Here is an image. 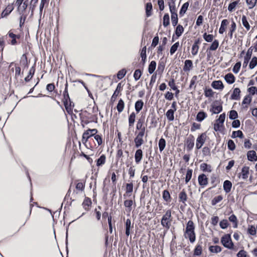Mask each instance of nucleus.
Masks as SVG:
<instances>
[{
  "instance_id": "nucleus-4",
  "label": "nucleus",
  "mask_w": 257,
  "mask_h": 257,
  "mask_svg": "<svg viewBox=\"0 0 257 257\" xmlns=\"http://www.w3.org/2000/svg\"><path fill=\"white\" fill-rule=\"evenodd\" d=\"M206 139L205 133H202L197 138L196 147L197 149H200L204 144Z\"/></svg>"
},
{
  "instance_id": "nucleus-25",
  "label": "nucleus",
  "mask_w": 257,
  "mask_h": 257,
  "mask_svg": "<svg viewBox=\"0 0 257 257\" xmlns=\"http://www.w3.org/2000/svg\"><path fill=\"white\" fill-rule=\"evenodd\" d=\"M144 106V102L142 100H139L136 101L135 105L136 111L138 113L143 108Z\"/></svg>"
},
{
  "instance_id": "nucleus-23",
  "label": "nucleus",
  "mask_w": 257,
  "mask_h": 257,
  "mask_svg": "<svg viewBox=\"0 0 257 257\" xmlns=\"http://www.w3.org/2000/svg\"><path fill=\"white\" fill-rule=\"evenodd\" d=\"M224 79L226 82L229 84H232L235 81V77L234 75L231 73L227 74L225 77Z\"/></svg>"
},
{
  "instance_id": "nucleus-39",
  "label": "nucleus",
  "mask_w": 257,
  "mask_h": 257,
  "mask_svg": "<svg viewBox=\"0 0 257 257\" xmlns=\"http://www.w3.org/2000/svg\"><path fill=\"white\" fill-rule=\"evenodd\" d=\"M166 147V141L164 139L161 138L159 142V148L160 151L162 152Z\"/></svg>"
},
{
  "instance_id": "nucleus-48",
  "label": "nucleus",
  "mask_w": 257,
  "mask_h": 257,
  "mask_svg": "<svg viewBox=\"0 0 257 257\" xmlns=\"http://www.w3.org/2000/svg\"><path fill=\"white\" fill-rule=\"evenodd\" d=\"M229 220L230 222H232L233 223V227L236 228L237 226V220L236 217L234 215L232 214L229 217Z\"/></svg>"
},
{
  "instance_id": "nucleus-56",
  "label": "nucleus",
  "mask_w": 257,
  "mask_h": 257,
  "mask_svg": "<svg viewBox=\"0 0 257 257\" xmlns=\"http://www.w3.org/2000/svg\"><path fill=\"white\" fill-rule=\"evenodd\" d=\"M136 128L137 130H140V131H142L144 129V133H145V127L143 126V121L139 119L137 122Z\"/></svg>"
},
{
  "instance_id": "nucleus-13",
  "label": "nucleus",
  "mask_w": 257,
  "mask_h": 257,
  "mask_svg": "<svg viewBox=\"0 0 257 257\" xmlns=\"http://www.w3.org/2000/svg\"><path fill=\"white\" fill-rule=\"evenodd\" d=\"M211 86L216 89L222 90L224 88L223 84L220 80L213 81Z\"/></svg>"
},
{
  "instance_id": "nucleus-37",
  "label": "nucleus",
  "mask_w": 257,
  "mask_h": 257,
  "mask_svg": "<svg viewBox=\"0 0 257 257\" xmlns=\"http://www.w3.org/2000/svg\"><path fill=\"white\" fill-rule=\"evenodd\" d=\"M246 4L249 9H253L257 3V0H246Z\"/></svg>"
},
{
  "instance_id": "nucleus-53",
  "label": "nucleus",
  "mask_w": 257,
  "mask_h": 257,
  "mask_svg": "<svg viewBox=\"0 0 257 257\" xmlns=\"http://www.w3.org/2000/svg\"><path fill=\"white\" fill-rule=\"evenodd\" d=\"M179 46V43L176 42L175 43L170 49V54L171 55H173L177 50L178 47Z\"/></svg>"
},
{
  "instance_id": "nucleus-46",
  "label": "nucleus",
  "mask_w": 257,
  "mask_h": 257,
  "mask_svg": "<svg viewBox=\"0 0 257 257\" xmlns=\"http://www.w3.org/2000/svg\"><path fill=\"white\" fill-rule=\"evenodd\" d=\"M202 247L200 244L196 245L194 252V254L195 255H200L202 253Z\"/></svg>"
},
{
  "instance_id": "nucleus-40",
  "label": "nucleus",
  "mask_w": 257,
  "mask_h": 257,
  "mask_svg": "<svg viewBox=\"0 0 257 257\" xmlns=\"http://www.w3.org/2000/svg\"><path fill=\"white\" fill-rule=\"evenodd\" d=\"M189 5V4L188 2H186L183 5L179 13L181 16H183L186 13V11L188 9Z\"/></svg>"
},
{
  "instance_id": "nucleus-27",
  "label": "nucleus",
  "mask_w": 257,
  "mask_h": 257,
  "mask_svg": "<svg viewBox=\"0 0 257 257\" xmlns=\"http://www.w3.org/2000/svg\"><path fill=\"white\" fill-rule=\"evenodd\" d=\"M125 234L127 236L130 234V229L133 228L131 226V220L130 219H127L125 221Z\"/></svg>"
},
{
  "instance_id": "nucleus-17",
  "label": "nucleus",
  "mask_w": 257,
  "mask_h": 257,
  "mask_svg": "<svg viewBox=\"0 0 257 257\" xmlns=\"http://www.w3.org/2000/svg\"><path fill=\"white\" fill-rule=\"evenodd\" d=\"M187 194L186 193L185 190L184 189H183V190L179 194V200L180 202H181L185 204V202L187 201Z\"/></svg>"
},
{
  "instance_id": "nucleus-9",
  "label": "nucleus",
  "mask_w": 257,
  "mask_h": 257,
  "mask_svg": "<svg viewBox=\"0 0 257 257\" xmlns=\"http://www.w3.org/2000/svg\"><path fill=\"white\" fill-rule=\"evenodd\" d=\"M185 238H188L191 243H194L196 240V235L194 231L184 232Z\"/></svg>"
},
{
  "instance_id": "nucleus-6",
  "label": "nucleus",
  "mask_w": 257,
  "mask_h": 257,
  "mask_svg": "<svg viewBox=\"0 0 257 257\" xmlns=\"http://www.w3.org/2000/svg\"><path fill=\"white\" fill-rule=\"evenodd\" d=\"M198 180L199 185L202 187L206 186L208 183V179L204 174H202L199 175Z\"/></svg>"
},
{
  "instance_id": "nucleus-35",
  "label": "nucleus",
  "mask_w": 257,
  "mask_h": 257,
  "mask_svg": "<svg viewBox=\"0 0 257 257\" xmlns=\"http://www.w3.org/2000/svg\"><path fill=\"white\" fill-rule=\"evenodd\" d=\"M156 67V62L155 61H152L149 65L148 71L150 74H152Z\"/></svg>"
},
{
  "instance_id": "nucleus-19",
  "label": "nucleus",
  "mask_w": 257,
  "mask_h": 257,
  "mask_svg": "<svg viewBox=\"0 0 257 257\" xmlns=\"http://www.w3.org/2000/svg\"><path fill=\"white\" fill-rule=\"evenodd\" d=\"M122 89V86L121 85V83H119L116 87V88L113 93L112 96H111L112 100H115L116 97L118 95L119 92L121 91Z\"/></svg>"
},
{
  "instance_id": "nucleus-32",
  "label": "nucleus",
  "mask_w": 257,
  "mask_h": 257,
  "mask_svg": "<svg viewBox=\"0 0 257 257\" xmlns=\"http://www.w3.org/2000/svg\"><path fill=\"white\" fill-rule=\"evenodd\" d=\"M8 35L12 39V40L11 42V44L13 45H15L17 44V42L16 41V38H19L20 37L18 35L14 34V33H13L12 32H9L8 33Z\"/></svg>"
},
{
  "instance_id": "nucleus-30",
  "label": "nucleus",
  "mask_w": 257,
  "mask_h": 257,
  "mask_svg": "<svg viewBox=\"0 0 257 257\" xmlns=\"http://www.w3.org/2000/svg\"><path fill=\"white\" fill-rule=\"evenodd\" d=\"M206 117L207 114L204 111H200L197 114L196 120L199 122H201Z\"/></svg>"
},
{
  "instance_id": "nucleus-16",
  "label": "nucleus",
  "mask_w": 257,
  "mask_h": 257,
  "mask_svg": "<svg viewBox=\"0 0 257 257\" xmlns=\"http://www.w3.org/2000/svg\"><path fill=\"white\" fill-rule=\"evenodd\" d=\"M143 158V152L141 149L136 151L135 155V161L137 164H139L142 160Z\"/></svg>"
},
{
  "instance_id": "nucleus-15",
  "label": "nucleus",
  "mask_w": 257,
  "mask_h": 257,
  "mask_svg": "<svg viewBox=\"0 0 257 257\" xmlns=\"http://www.w3.org/2000/svg\"><path fill=\"white\" fill-rule=\"evenodd\" d=\"M193 67V62L190 60H186L184 63L183 70L185 72L190 71Z\"/></svg>"
},
{
  "instance_id": "nucleus-33",
  "label": "nucleus",
  "mask_w": 257,
  "mask_h": 257,
  "mask_svg": "<svg viewBox=\"0 0 257 257\" xmlns=\"http://www.w3.org/2000/svg\"><path fill=\"white\" fill-rule=\"evenodd\" d=\"M209 250L213 253H218L221 251V248L218 245H211L209 247Z\"/></svg>"
},
{
  "instance_id": "nucleus-50",
  "label": "nucleus",
  "mask_w": 257,
  "mask_h": 257,
  "mask_svg": "<svg viewBox=\"0 0 257 257\" xmlns=\"http://www.w3.org/2000/svg\"><path fill=\"white\" fill-rule=\"evenodd\" d=\"M257 65V57H253L250 62L249 67L250 69L254 68Z\"/></svg>"
},
{
  "instance_id": "nucleus-28",
  "label": "nucleus",
  "mask_w": 257,
  "mask_h": 257,
  "mask_svg": "<svg viewBox=\"0 0 257 257\" xmlns=\"http://www.w3.org/2000/svg\"><path fill=\"white\" fill-rule=\"evenodd\" d=\"M219 45V41L217 40H214L208 50L209 51H215L218 48Z\"/></svg>"
},
{
  "instance_id": "nucleus-21",
  "label": "nucleus",
  "mask_w": 257,
  "mask_h": 257,
  "mask_svg": "<svg viewBox=\"0 0 257 257\" xmlns=\"http://www.w3.org/2000/svg\"><path fill=\"white\" fill-rule=\"evenodd\" d=\"M133 204V201L132 200H126L124 202V205L126 207V211L130 212L132 210V205Z\"/></svg>"
},
{
  "instance_id": "nucleus-59",
  "label": "nucleus",
  "mask_w": 257,
  "mask_h": 257,
  "mask_svg": "<svg viewBox=\"0 0 257 257\" xmlns=\"http://www.w3.org/2000/svg\"><path fill=\"white\" fill-rule=\"evenodd\" d=\"M126 71L124 69L119 70L118 72L117 75V77L118 79H122L125 76V75L126 74Z\"/></svg>"
},
{
  "instance_id": "nucleus-18",
  "label": "nucleus",
  "mask_w": 257,
  "mask_h": 257,
  "mask_svg": "<svg viewBox=\"0 0 257 257\" xmlns=\"http://www.w3.org/2000/svg\"><path fill=\"white\" fill-rule=\"evenodd\" d=\"M240 90L238 88H235L231 96V99L232 100H238L240 98Z\"/></svg>"
},
{
  "instance_id": "nucleus-62",
  "label": "nucleus",
  "mask_w": 257,
  "mask_h": 257,
  "mask_svg": "<svg viewBox=\"0 0 257 257\" xmlns=\"http://www.w3.org/2000/svg\"><path fill=\"white\" fill-rule=\"evenodd\" d=\"M225 119V114L224 113L221 114L219 118L216 120V121L222 124Z\"/></svg>"
},
{
  "instance_id": "nucleus-60",
  "label": "nucleus",
  "mask_w": 257,
  "mask_h": 257,
  "mask_svg": "<svg viewBox=\"0 0 257 257\" xmlns=\"http://www.w3.org/2000/svg\"><path fill=\"white\" fill-rule=\"evenodd\" d=\"M170 194L169 193V192L167 190H165L163 191V199L166 201H168V200H170Z\"/></svg>"
},
{
  "instance_id": "nucleus-38",
  "label": "nucleus",
  "mask_w": 257,
  "mask_h": 257,
  "mask_svg": "<svg viewBox=\"0 0 257 257\" xmlns=\"http://www.w3.org/2000/svg\"><path fill=\"white\" fill-rule=\"evenodd\" d=\"M203 37L204 39L207 42H211L213 40L214 36L212 34H207L206 33H205L203 35Z\"/></svg>"
},
{
  "instance_id": "nucleus-55",
  "label": "nucleus",
  "mask_w": 257,
  "mask_h": 257,
  "mask_svg": "<svg viewBox=\"0 0 257 257\" xmlns=\"http://www.w3.org/2000/svg\"><path fill=\"white\" fill-rule=\"evenodd\" d=\"M199 47L198 45H196V44H193L192 47V54L194 56L196 55L198 52Z\"/></svg>"
},
{
  "instance_id": "nucleus-31",
  "label": "nucleus",
  "mask_w": 257,
  "mask_h": 257,
  "mask_svg": "<svg viewBox=\"0 0 257 257\" xmlns=\"http://www.w3.org/2000/svg\"><path fill=\"white\" fill-rule=\"evenodd\" d=\"M174 110L172 109H170L167 111L166 115L169 121H173L174 119Z\"/></svg>"
},
{
  "instance_id": "nucleus-11",
  "label": "nucleus",
  "mask_w": 257,
  "mask_h": 257,
  "mask_svg": "<svg viewBox=\"0 0 257 257\" xmlns=\"http://www.w3.org/2000/svg\"><path fill=\"white\" fill-rule=\"evenodd\" d=\"M14 6L13 4H9L7 8L3 11L2 13V17H6L8 16L14 10Z\"/></svg>"
},
{
  "instance_id": "nucleus-57",
  "label": "nucleus",
  "mask_w": 257,
  "mask_h": 257,
  "mask_svg": "<svg viewBox=\"0 0 257 257\" xmlns=\"http://www.w3.org/2000/svg\"><path fill=\"white\" fill-rule=\"evenodd\" d=\"M142 75V72L140 69L136 70L134 74V77L135 80H138Z\"/></svg>"
},
{
  "instance_id": "nucleus-20",
  "label": "nucleus",
  "mask_w": 257,
  "mask_h": 257,
  "mask_svg": "<svg viewBox=\"0 0 257 257\" xmlns=\"http://www.w3.org/2000/svg\"><path fill=\"white\" fill-rule=\"evenodd\" d=\"M232 183L228 180H226L223 183V189L226 193H229L231 191Z\"/></svg>"
},
{
  "instance_id": "nucleus-2",
  "label": "nucleus",
  "mask_w": 257,
  "mask_h": 257,
  "mask_svg": "<svg viewBox=\"0 0 257 257\" xmlns=\"http://www.w3.org/2000/svg\"><path fill=\"white\" fill-rule=\"evenodd\" d=\"M221 242L225 247L229 249H233V243L229 234H226L223 236L221 238Z\"/></svg>"
},
{
  "instance_id": "nucleus-61",
  "label": "nucleus",
  "mask_w": 257,
  "mask_h": 257,
  "mask_svg": "<svg viewBox=\"0 0 257 257\" xmlns=\"http://www.w3.org/2000/svg\"><path fill=\"white\" fill-rule=\"evenodd\" d=\"M238 116L237 112L234 110H232L229 112V117L231 119H235Z\"/></svg>"
},
{
  "instance_id": "nucleus-54",
  "label": "nucleus",
  "mask_w": 257,
  "mask_h": 257,
  "mask_svg": "<svg viewBox=\"0 0 257 257\" xmlns=\"http://www.w3.org/2000/svg\"><path fill=\"white\" fill-rule=\"evenodd\" d=\"M227 147H228V149L231 150V151H233L235 149V145L234 142L232 140H229L228 141Z\"/></svg>"
},
{
  "instance_id": "nucleus-5",
  "label": "nucleus",
  "mask_w": 257,
  "mask_h": 257,
  "mask_svg": "<svg viewBox=\"0 0 257 257\" xmlns=\"http://www.w3.org/2000/svg\"><path fill=\"white\" fill-rule=\"evenodd\" d=\"M222 110V106L221 104H219L218 102H214L212 105V108L210 111L213 114H217L221 112Z\"/></svg>"
},
{
  "instance_id": "nucleus-29",
  "label": "nucleus",
  "mask_w": 257,
  "mask_h": 257,
  "mask_svg": "<svg viewBox=\"0 0 257 257\" xmlns=\"http://www.w3.org/2000/svg\"><path fill=\"white\" fill-rule=\"evenodd\" d=\"M169 6L170 11L171 12V15H177V10L176 8L175 2L172 1V4L169 3Z\"/></svg>"
},
{
  "instance_id": "nucleus-14",
  "label": "nucleus",
  "mask_w": 257,
  "mask_h": 257,
  "mask_svg": "<svg viewBox=\"0 0 257 257\" xmlns=\"http://www.w3.org/2000/svg\"><path fill=\"white\" fill-rule=\"evenodd\" d=\"M236 24L235 22L232 20L231 24L229 28V31H228V36H229L230 38H232L233 36V33L235 31L236 29Z\"/></svg>"
},
{
  "instance_id": "nucleus-1",
  "label": "nucleus",
  "mask_w": 257,
  "mask_h": 257,
  "mask_svg": "<svg viewBox=\"0 0 257 257\" xmlns=\"http://www.w3.org/2000/svg\"><path fill=\"white\" fill-rule=\"evenodd\" d=\"M172 222V215L171 210H167L165 214L163 216L161 220V225L166 228L169 229Z\"/></svg>"
},
{
  "instance_id": "nucleus-36",
  "label": "nucleus",
  "mask_w": 257,
  "mask_h": 257,
  "mask_svg": "<svg viewBox=\"0 0 257 257\" xmlns=\"http://www.w3.org/2000/svg\"><path fill=\"white\" fill-rule=\"evenodd\" d=\"M184 32V28L182 26L179 25L177 26L175 34L178 37H179Z\"/></svg>"
},
{
  "instance_id": "nucleus-44",
  "label": "nucleus",
  "mask_w": 257,
  "mask_h": 257,
  "mask_svg": "<svg viewBox=\"0 0 257 257\" xmlns=\"http://www.w3.org/2000/svg\"><path fill=\"white\" fill-rule=\"evenodd\" d=\"M152 10V5L151 3H147L146 7V15L150 17L151 15V11Z\"/></svg>"
},
{
  "instance_id": "nucleus-7",
  "label": "nucleus",
  "mask_w": 257,
  "mask_h": 257,
  "mask_svg": "<svg viewBox=\"0 0 257 257\" xmlns=\"http://www.w3.org/2000/svg\"><path fill=\"white\" fill-rule=\"evenodd\" d=\"M249 173V168L247 166H244L242 168L241 172L239 174V177L243 180H246L248 177Z\"/></svg>"
},
{
  "instance_id": "nucleus-3",
  "label": "nucleus",
  "mask_w": 257,
  "mask_h": 257,
  "mask_svg": "<svg viewBox=\"0 0 257 257\" xmlns=\"http://www.w3.org/2000/svg\"><path fill=\"white\" fill-rule=\"evenodd\" d=\"M145 133H144V130L142 131H140L137 134L136 137L134 140L135 146L136 148H139L141 145L144 143L143 137Z\"/></svg>"
},
{
  "instance_id": "nucleus-52",
  "label": "nucleus",
  "mask_w": 257,
  "mask_h": 257,
  "mask_svg": "<svg viewBox=\"0 0 257 257\" xmlns=\"http://www.w3.org/2000/svg\"><path fill=\"white\" fill-rule=\"evenodd\" d=\"M105 157L104 155H101L97 160V166H99L103 165L105 162Z\"/></svg>"
},
{
  "instance_id": "nucleus-12",
  "label": "nucleus",
  "mask_w": 257,
  "mask_h": 257,
  "mask_svg": "<svg viewBox=\"0 0 257 257\" xmlns=\"http://www.w3.org/2000/svg\"><path fill=\"white\" fill-rule=\"evenodd\" d=\"M247 159L250 161H257V155L254 151H249L247 153Z\"/></svg>"
},
{
  "instance_id": "nucleus-45",
  "label": "nucleus",
  "mask_w": 257,
  "mask_h": 257,
  "mask_svg": "<svg viewBox=\"0 0 257 257\" xmlns=\"http://www.w3.org/2000/svg\"><path fill=\"white\" fill-rule=\"evenodd\" d=\"M34 72H35V69L33 67H32V68H31V69L29 70L28 75L25 78V80L26 81L28 82L31 79V78L33 77V75L34 74Z\"/></svg>"
},
{
  "instance_id": "nucleus-47",
  "label": "nucleus",
  "mask_w": 257,
  "mask_h": 257,
  "mask_svg": "<svg viewBox=\"0 0 257 257\" xmlns=\"http://www.w3.org/2000/svg\"><path fill=\"white\" fill-rule=\"evenodd\" d=\"M192 175V170L188 169L187 171L186 177H185V182L187 183L191 179Z\"/></svg>"
},
{
  "instance_id": "nucleus-8",
  "label": "nucleus",
  "mask_w": 257,
  "mask_h": 257,
  "mask_svg": "<svg viewBox=\"0 0 257 257\" xmlns=\"http://www.w3.org/2000/svg\"><path fill=\"white\" fill-rule=\"evenodd\" d=\"M253 51V48L252 47H250L247 50L246 55L244 58V61L243 63V67H246L248 64V61L251 58L252 53Z\"/></svg>"
},
{
  "instance_id": "nucleus-49",
  "label": "nucleus",
  "mask_w": 257,
  "mask_h": 257,
  "mask_svg": "<svg viewBox=\"0 0 257 257\" xmlns=\"http://www.w3.org/2000/svg\"><path fill=\"white\" fill-rule=\"evenodd\" d=\"M170 24V18L168 14H165L163 17V25L167 27Z\"/></svg>"
},
{
  "instance_id": "nucleus-26",
  "label": "nucleus",
  "mask_w": 257,
  "mask_h": 257,
  "mask_svg": "<svg viewBox=\"0 0 257 257\" xmlns=\"http://www.w3.org/2000/svg\"><path fill=\"white\" fill-rule=\"evenodd\" d=\"M200 169L203 172H211L212 171L211 166L206 163H202L200 165Z\"/></svg>"
},
{
  "instance_id": "nucleus-41",
  "label": "nucleus",
  "mask_w": 257,
  "mask_h": 257,
  "mask_svg": "<svg viewBox=\"0 0 257 257\" xmlns=\"http://www.w3.org/2000/svg\"><path fill=\"white\" fill-rule=\"evenodd\" d=\"M124 107V103L122 99H120L118 101V104L117 105V109L119 112H121L123 111Z\"/></svg>"
},
{
  "instance_id": "nucleus-63",
  "label": "nucleus",
  "mask_w": 257,
  "mask_h": 257,
  "mask_svg": "<svg viewBox=\"0 0 257 257\" xmlns=\"http://www.w3.org/2000/svg\"><path fill=\"white\" fill-rule=\"evenodd\" d=\"M204 94L207 97H212L213 96L214 92L211 89L209 88L205 90Z\"/></svg>"
},
{
  "instance_id": "nucleus-64",
  "label": "nucleus",
  "mask_w": 257,
  "mask_h": 257,
  "mask_svg": "<svg viewBox=\"0 0 257 257\" xmlns=\"http://www.w3.org/2000/svg\"><path fill=\"white\" fill-rule=\"evenodd\" d=\"M241 67V63L240 62H237L233 68V72L234 73H237Z\"/></svg>"
},
{
  "instance_id": "nucleus-34",
  "label": "nucleus",
  "mask_w": 257,
  "mask_h": 257,
  "mask_svg": "<svg viewBox=\"0 0 257 257\" xmlns=\"http://www.w3.org/2000/svg\"><path fill=\"white\" fill-rule=\"evenodd\" d=\"M136 114L133 112L128 117V124L130 126H133L135 121Z\"/></svg>"
},
{
  "instance_id": "nucleus-43",
  "label": "nucleus",
  "mask_w": 257,
  "mask_h": 257,
  "mask_svg": "<svg viewBox=\"0 0 257 257\" xmlns=\"http://www.w3.org/2000/svg\"><path fill=\"white\" fill-rule=\"evenodd\" d=\"M231 137L233 138L238 137L241 139L243 138V135L241 131H234L232 133Z\"/></svg>"
},
{
  "instance_id": "nucleus-10",
  "label": "nucleus",
  "mask_w": 257,
  "mask_h": 257,
  "mask_svg": "<svg viewBox=\"0 0 257 257\" xmlns=\"http://www.w3.org/2000/svg\"><path fill=\"white\" fill-rule=\"evenodd\" d=\"M228 24L229 21L227 19H224L221 21L220 27L219 29L220 34H223L225 32Z\"/></svg>"
},
{
  "instance_id": "nucleus-42",
  "label": "nucleus",
  "mask_w": 257,
  "mask_h": 257,
  "mask_svg": "<svg viewBox=\"0 0 257 257\" xmlns=\"http://www.w3.org/2000/svg\"><path fill=\"white\" fill-rule=\"evenodd\" d=\"M91 204V201L89 198H85L82 204L85 210H88Z\"/></svg>"
},
{
  "instance_id": "nucleus-58",
  "label": "nucleus",
  "mask_w": 257,
  "mask_h": 257,
  "mask_svg": "<svg viewBox=\"0 0 257 257\" xmlns=\"http://www.w3.org/2000/svg\"><path fill=\"white\" fill-rule=\"evenodd\" d=\"M186 144L187 149L189 150H192L194 146V141L192 140L188 139L186 142Z\"/></svg>"
},
{
  "instance_id": "nucleus-22",
  "label": "nucleus",
  "mask_w": 257,
  "mask_h": 257,
  "mask_svg": "<svg viewBox=\"0 0 257 257\" xmlns=\"http://www.w3.org/2000/svg\"><path fill=\"white\" fill-rule=\"evenodd\" d=\"M195 230V225L192 220H189L187 223L185 232H189Z\"/></svg>"
},
{
  "instance_id": "nucleus-51",
  "label": "nucleus",
  "mask_w": 257,
  "mask_h": 257,
  "mask_svg": "<svg viewBox=\"0 0 257 257\" xmlns=\"http://www.w3.org/2000/svg\"><path fill=\"white\" fill-rule=\"evenodd\" d=\"M223 199V197L221 195H218L217 196L215 197L211 201V204L212 205H216L217 203L221 201Z\"/></svg>"
},
{
  "instance_id": "nucleus-24",
  "label": "nucleus",
  "mask_w": 257,
  "mask_h": 257,
  "mask_svg": "<svg viewBox=\"0 0 257 257\" xmlns=\"http://www.w3.org/2000/svg\"><path fill=\"white\" fill-rule=\"evenodd\" d=\"M241 22L242 25L244 27L247 31H249L250 29V26L247 21L245 16L243 15L241 17Z\"/></svg>"
}]
</instances>
